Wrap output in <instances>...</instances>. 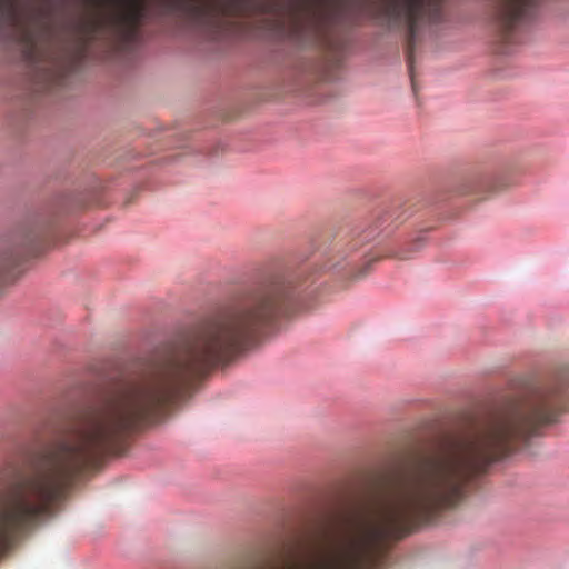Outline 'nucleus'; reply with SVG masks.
<instances>
[{"instance_id":"nucleus-1","label":"nucleus","mask_w":569,"mask_h":569,"mask_svg":"<svg viewBox=\"0 0 569 569\" xmlns=\"http://www.w3.org/2000/svg\"><path fill=\"white\" fill-rule=\"evenodd\" d=\"M392 224L389 214L378 216L335 240L320 267L273 276L240 292L88 406L68 437L34 453L28 470L17 476V540L52 513L53 503L76 475L108 453L121 452L129 433L156 421L198 378L233 360L279 320L309 309L320 271L351 280L366 277L382 254L362 252V247L381 234L388 237ZM383 257L406 260L410 253L388 251Z\"/></svg>"},{"instance_id":"nucleus-2","label":"nucleus","mask_w":569,"mask_h":569,"mask_svg":"<svg viewBox=\"0 0 569 569\" xmlns=\"http://www.w3.org/2000/svg\"><path fill=\"white\" fill-rule=\"evenodd\" d=\"M568 403L569 366H563L525 396L413 458L290 569H377L390 542L459 505L476 476L555 423Z\"/></svg>"},{"instance_id":"nucleus-3","label":"nucleus","mask_w":569,"mask_h":569,"mask_svg":"<svg viewBox=\"0 0 569 569\" xmlns=\"http://www.w3.org/2000/svg\"><path fill=\"white\" fill-rule=\"evenodd\" d=\"M443 0H391L389 14L393 20L401 21L407 26V60L410 68L412 87V56L416 42L418 24L422 20L437 23L441 20V3Z\"/></svg>"},{"instance_id":"nucleus-4","label":"nucleus","mask_w":569,"mask_h":569,"mask_svg":"<svg viewBox=\"0 0 569 569\" xmlns=\"http://www.w3.org/2000/svg\"><path fill=\"white\" fill-rule=\"evenodd\" d=\"M536 0H493L495 17L503 42L512 43L513 33L530 18Z\"/></svg>"},{"instance_id":"nucleus-5","label":"nucleus","mask_w":569,"mask_h":569,"mask_svg":"<svg viewBox=\"0 0 569 569\" xmlns=\"http://www.w3.org/2000/svg\"><path fill=\"white\" fill-rule=\"evenodd\" d=\"M144 16L146 0H128L126 6L112 16V24L123 46H130L138 40Z\"/></svg>"},{"instance_id":"nucleus-6","label":"nucleus","mask_w":569,"mask_h":569,"mask_svg":"<svg viewBox=\"0 0 569 569\" xmlns=\"http://www.w3.org/2000/svg\"><path fill=\"white\" fill-rule=\"evenodd\" d=\"M491 179L483 173H475L463 177L457 183L455 191L460 196L485 197L491 192Z\"/></svg>"},{"instance_id":"nucleus-7","label":"nucleus","mask_w":569,"mask_h":569,"mask_svg":"<svg viewBox=\"0 0 569 569\" xmlns=\"http://www.w3.org/2000/svg\"><path fill=\"white\" fill-rule=\"evenodd\" d=\"M242 0H212L203 6L194 7V11L199 16L213 13L218 17H229L241 11Z\"/></svg>"},{"instance_id":"nucleus-8","label":"nucleus","mask_w":569,"mask_h":569,"mask_svg":"<svg viewBox=\"0 0 569 569\" xmlns=\"http://www.w3.org/2000/svg\"><path fill=\"white\" fill-rule=\"evenodd\" d=\"M101 27V21L93 18L81 19L76 23V32L83 49L96 38Z\"/></svg>"},{"instance_id":"nucleus-9","label":"nucleus","mask_w":569,"mask_h":569,"mask_svg":"<svg viewBox=\"0 0 569 569\" xmlns=\"http://www.w3.org/2000/svg\"><path fill=\"white\" fill-rule=\"evenodd\" d=\"M19 41L22 47V53L24 59L30 63H34L38 60L39 56L36 32L31 29L22 30L19 37Z\"/></svg>"}]
</instances>
